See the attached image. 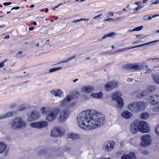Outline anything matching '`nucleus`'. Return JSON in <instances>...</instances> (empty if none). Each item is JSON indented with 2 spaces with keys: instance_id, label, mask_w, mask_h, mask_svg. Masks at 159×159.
Segmentation results:
<instances>
[{
  "instance_id": "nucleus-1",
  "label": "nucleus",
  "mask_w": 159,
  "mask_h": 159,
  "mask_svg": "<svg viewBox=\"0 0 159 159\" xmlns=\"http://www.w3.org/2000/svg\"><path fill=\"white\" fill-rule=\"evenodd\" d=\"M77 120L79 127L88 131L102 126L106 121L103 115L93 113L89 110L83 111L80 113Z\"/></svg>"
},
{
  "instance_id": "nucleus-2",
  "label": "nucleus",
  "mask_w": 159,
  "mask_h": 159,
  "mask_svg": "<svg viewBox=\"0 0 159 159\" xmlns=\"http://www.w3.org/2000/svg\"><path fill=\"white\" fill-rule=\"evenodd\" d=\"M146 103L142 101L135 102L128 104V108L134 113H137L145 109Z\"/></svg>"
},
{
  "instance_id": "nucleus-3",
  "label": "nucleus",
  "mask_w": 159,
  "mask_h": 159,
  "mask_svg": "<svg viewBox=\"0 0 159 159\" xmlns=\"http://www.w3.org/2000/svg\"><path fill=\"white\" fill-rule=\"evenodd\" d=\"M73 95L66 96L59 103L60 106L62 107H68L69 102L71 99L77 98L80 95L79 92L76 91H74L72 92Z\"/></svg>"
},
{
  "instance_id": "nucleus-4",
  "label": "nucleus",
  "mask_w": 159,
  "mask_h": 159,
  "mask_svg": "<svg viewBox=\"0 0 159 159\" xmlns=\"http://www.w3.org/2000/svg\"><path fill=\"white\" fill-rule=\"evenodd\" d=\"M120 96H121L120 92L117 91L113 93L111 96L112 99L117 102L116 106L119 108H121L124 106L123 100Z\"/></svg>"
},
{
  "instance_id": "nucleus-5",
  "label": "nucleus",
  "mask_w": 159,
  "mask_h": 159,
  "mask_svg": "<svg viewBox=\"0 0 159 159\" xmlns=\"http://www.w3.org/2000/svg\"><path fill=\"white\" fill-rule=\"evenodd\" d=\"M25 125L26 124L24 122L21 118L16 117L12 121L11 127L13 129H16L24 127Z\"/></svg>"
},
{
  "instance_id": "nucleus-6",
  "label": "nucleus",
  "mask_w": 159,
  "mask_h": 159,
  "mask_svg": "<svg viewBox=\"0 0 159 159\" xmlns=\"http://www.w3.org/2000/svg\"><path fill=\"white\" fill-rule=\"evenodd\" d=\"M60 111L59 109L57 108H54L50 111L49 113L47 114L46 119L48 121H52L54 120L56 118L57 114Z\"/></svg>"
},
{
  "instance_id": "nucleus-7",
  "label": "nucleus",
  "mask_w": 159,
  "mask_h": 159,
  "mask_svg": "<svg viewBox=\"0 0 159 159\" xmlns=\"http://www.w3.org/2000/svg\"><path fill=\"white\" fill-rule=\"evenodd\" d=\"M141 140L142 141L140 143V145L143 147H145L149 145L152 143L151 136L149 134L142 136Z\"/></svg>"
},
{
  "instance_id": "nucleus-8",
  "label": "nucleus",
  "mask_w": 159,
  "mask_h": 159,
  "mask_svg": "<svg viewBox=\"0 0 159 159\" xmlns=\"http://www.w3.org/2000/svg\"><path fill=\"white\" fill-rule=\"evenodd\" d=\"M139 131L141 133H148L150 130L148 123L145 121H141L139 122Z\"/></svg>"
},
{
  "instance_id": "nucleus-9",
  "label": "nucleus",
  "mask_w": 159,
  "mask_h": 159,
  "mask_svg": "<svg viewBox=\"0 0 159 159\" xmlns=\"http://www.w3.org/2000/svg\"><path fill=\"white\" fill-rule=\"evenodd\" d=\"M118 84L117 82L115 80L110 81L105 84L104 88L106 90L109 91L117 87Z\"/></svg>"
},
{
  "instance_id": "nucleus-10",
  "label": "nucleus",
  "mask_w": 159,
  "mask_h": 159,
  "mask_svg": "<svg viewBox=\"0 0 159 159\" xmlns=\"http://www.w3.org/2000/svg\"><path fill=\"white\" fill-rule=\"evenodd\" d=\"M48 125L47 122L45 121H42L31 123L30 124V126L33 128L40 129L47 127Z\"/></svg>"
},
{
  "instance_id": "nucleus-11",
  "label": "nucleus",
  "mask_w": 159,
  "mask_h": 159,
  "mask_svg": "<svg viewBox=\"0 0 159 159\" xmlns=\"http://www.w3.org/2000/svg\"><path fill=\"white\" fill-rule=\"evenodd\" d=\"M64 134V132H62L60 128L54 127L52 130L51 135L54 137L62 136Z\"/></svg>"
},
{
  "instance_id": "nucleus-12",
  "label": "nucleus",
  "mask_w": 159,
  "mask_h": 159,
  "mask_svg": "<svg viewBox=\"0 0 159 159\" xmlns=\"http://www.w3.org/2000/svg\"><path fill=\"white\" fill-rule=\"evenodd\" d=\"M70 113L68 110H64L61 111L59 118V121L61 122L65 121L68 117Z\"/></svg>"
},
{
  "instance_id": "nucleus-13",
  "label": "nucleus",
  "mask_w": 159,
  "mask_h": 159,
  "mask_svg": "<svg viewBox=\"0 0 159 159\" xmlns=\"http://www.w3.org/2000/svg\"><path fill=\"white\" fill-rule=\"evenodd\" d=\"M149 103L152 105H155L159 103V95H152L148 98Z\"/></svg>"
},
{
  "instance_id": "nucleus-14",
  "label": "nucleus",
  "mask_w": 159,
  "mask_h": 159,
  "mask_svg": "<svg viewBox=\"0 0 159 159\" xmlns=\"http://www.w3.org/2000/svg\"><path fill=\"white\" fill-rule=\"evenodd\" d=\"M139 122H134L131 123L130 125V131L133 134H135L139 131Z\"/></svg>"
},
{
  "instance_id": "nucleus-15",
  "label": "nucleus",
  "mask_w": 159,
  "mask_h": 159,
  "mask_svg": "<svg viewBox=\"0 0 159 159\" xmlns=\"http://www.w3.org/2000/svg\"><path fill=\"white\" fill-rule=\"evenodd\" d=\"M115 142L113 140L108 141L104 143L105 149L107 151H109L112 150L114 147Z\"/></svg>"
},
{
  "instance_id": "nucleus-16",
  "label": "nucleus",
  "mask_w": 159,
  "mask_h": 159,
  "mask_svg": "<svg viewBox=\"0 0 159 159\" xmlns=\"http://www.w3.org/2000/svg\"><path fill=\"white\" fill-rule=\"evenodd\" d=\"M40 113L36 111H33L29 116L28 120L30 121H34L40 117Z\"/></svg>"
},
{
  "instance_id": "nucleus-17",
  "label": "nucleus",
  "mask_w": 159,
  "mask_h": 159,
  "mask_svg": "<svg viewBox=\"0 0 159 159\" xmlns=\"http://www.w3.org/2000/svg\"><path fill=\"white\" fill-rule=\"evenodd\" d=\"M120 159H136V156L134 152H131L127 154H124Z\"/></svg>"
},
{
  "instance_id": "nucleus-18",
  "label": "nucleus",
  "mask_w": 159,
  "mask_h": 159,
  "mask_svg": "<svg viewBox=\"0 0 159 159\" xmlns=\"http://www.w3.org/2000/svg\"><path fill=\"white\" fill-rule=\"evenodd\" d=\"M51 94L55 97H61V95L63 94V92L60 89H56L51 90L50 91Z\"/></svg>"
},
{
  "instance_id": "nucleus-19",
  "label": "nucleus",
  "mask_w": 159,
  "mask_h": 159,
  "mask_svg": "<svg viewBox=\"0 0 159 159\" xmlns=\"http://www.w3.org/2000/svg\"><path fill=\"white\" fill-rule=\"evenodd\" d=\"M17 113L16 111H13L7 112L6 114L0 116V119L11 117L15 116Z\"/></svg>"
},
{
  "instance_id": "nucleus-20",
  "label": "nucleus",
  "mask_w": 159,
  "mask_h": 159,
  "mask_svg": "<svg viewBox=\"0 0 159 159\" xmlns=\"http://www.w3.org/2000/svg\"><path fill=\"white\" fill-rule=\"evenodd\" d=\"M81 90L83 92L87 93H89L92 92L94 90V88L93 87L90 86H87L83 87Z\"/></svg>"
},
{
  "instance_id": "nucleus-21",
  "label": "nucleus",
  "mask_w": 159,
  "mask_h": 159,
  "mask_svg": "<svg viewBox=\"0 0 159 159\" xmlns=\"http://www.w3.org/2000/svg\"><path fill=\"white\" fill-rule=\"evenodd\" d=\"M122 116L126 119H129L133 116V114L128 111H125L121 113Z\"/></svg>"
},
{
  "instance_id": "nucleus-22",
  "label": "nucleus",
  "mask_w": 159,
  "mask_h": 159,
  "mask_svg": "<svg viewBox=\"0 0 159 159\" xmlns=\"http://www.w3.org/2000/svg\"><path fill=\"white\" fill-rule=\"evenodd\" d=\"M143 68L142 66H139L135 64H132L131 69L133 71L139 70Z\"/></svg>"
},
{
  "instance_id": "nucleus-23",
  "label": "nucleus",
  "mask_w": 159,
  "mask_h": 159,
  "mask_svg": "<svg viewBox=\"0 0 159 159\" xmlns=\"http://www.w3.org/2000/svg\"><path fill=\"white\" fill-rule=\"evenodd\" d=\"M158 41H159L158 40H154V41H152V42H150L143 44H140V45H136V46H133L132 47H129L127 49H133V48H138V47H141L142 46H144V45H147V44H149L150 43H154L158 42Z\"/></svg>"
},
{
  "instance_id": "nucleus-24",
  "label": "nucleus",
  "mask_w": 159,
  "mask_h": 159,
  "mask_svg": "<svg viewBox=\"0 0 159 159\" xmlns=\"http://www.w3.org/2000/svg\"><path fill=\"white\" fill-rule=\"evenodd\" d=\"M67 137L69 139H71L73 140H75L78 139L79 137V136L78 134L74 133H70L67 134Z\"/></svg>"
},
{
  "instance_id": "nucleus-25",
  "label": "nucleus",
  "mask_w": 159,
  "mask_h": 159,
  "mask_svg": "<svg viewBox=\"0 0 159 159\" xmlns=\"http://www.w3.org/2000/svg\"><path fill=\"white\" fill-rule=\"evenodd\" d=\"M7 145L2 142H0V153H2L6 149Z\"/></svg>"
},
{
  "instance_id": "nucleus-26",
  "label": "nucleus",
  "mask_w": 159,
  "mask_h": 159,
  "mask_svg": "<svg viewBox=\"0 0 159 159\" xmlns=\"http://www.w3.org/2000/svg\"><path fill=\"white\" fill-rule=\"evenodd\" d=\"M159 16V14H155L153 15H151L150 16L148 15L145 16L143 17V19L144 20H150L153 17H155L157 16Z\"/></svg>"
},
{
  "instance_id": "nucleus-27",
  "label": "nucleus",
  "mask_w": 159,
  "mask_h": 159,
  "mask_svg": "<svg viewBox=\"0 0 159 159\" xmlns=\"http://www.w3.org/2000/svg\"><path fill=\"white\" fill-rule=\"evenodd\" d=\"M149 116L148 113L147 112H143L141 114L140 118L142 119L146 120L148 119Z\"/></svg>"
},
{
  "instance_id": "nucleus-28",
  "label": "nucleus",
  "mask_w": 159,
  "mask_h": 159,
  "mask_svg": "<svg viewBox=\"0 0 159 159\" xmlns=\"http://www.w3.org/2000/svg\"><path fill=\"white\" fill-rule=\"evenodd\" d=\"M103 95V94L101 92H99L97 93H93L91 94L92 97L98 98H101Z\"/></svg>"
},
{
  "instance_id": "nucleus-29",
  "label": "nucleus",
  "mask_w": 159,
  "mask_h": 159,
  "mask_svg": "<svg viewBox=\"0 0 159 159\" xmlns=\"http://www.w3.org/2000/svg\"><path fill=\"white\" fill-rule=\"evenodd\" d=\"M156 89V87L154 86H149L148 88V90L150 92H154Z\"/></svg>"
},
{
  "instance_id": "nucleus-30",
  "label": "nucleus",
  "mask_w": 159,
  "mask_h": 159,
  "mask_svg": "<svg viewBox=\"0 0 159 159\" xmlns=\"http://www.w3.org/2000/svg\"><path fill=\"white\" fill-rule=\"evenodd\" d=\"M114 34L113 32H111L108 33V34H106L104 35L102 37V39H104L108 37H111Z\"/></svg>"
},
{
  "instance_id": "nucleus-31",
  "label": "nucleus",
  "mask_w": 159,
  "mask_h": 159,
  "mask_svg": "<svg viewBox=\"0 0 159 159\" xmlns=\"http://www.w3.org/2000/svg\"><path fill=\"white\" fill-rule=\"evenodd\" d=\"M132 64H127L124 65L123 66V67L126 69H131Z\"/></svg>"
},
{
  "instance_id": "nucleus-32",
  "label": "nucleus",
  "mask_w": 159,
  "mask_h": 159,
  "mask_svg": "<svg viewBox=\"0 0 159 159\" xmlns=\"http://www.w3.org/2000/svg\"><path fill=\"white\" fill-rule=\"evenodd\" d=\"M75 57H76L75 55H74L73 56H71L70 57L67 58L66 59H65V60L61 62L62 63H65V62H68L70 60L75 58Z\"/></svg>"
},
{
  "instance_id": "nucleus-33",
  "label": "nucleus",
  "mask_w": 159,
  "mask_h": 159,
  "mask_svg": "<svg viewBox=\"0 0 159 159\" xmlns=\"http://www.w3.org/2000/svg\"><path fill=\"white\" fill-rule=\"evenodd\" d=\"M26 108V107L24 106V104H23L18 107L17 110L19 111H24L25 109Z\"/></svg>"
},
{
  "instance_id": "nucleus-34",
  "label": "nucleus",
  "mask_w": 159,
  "mask_h": 159,
  "mask_svg": "<svg viewBox=\"0 0 159 159\" xmlns=\"http://www.w3.org/2000/svg\"><path fill=\"white\" fill-rule=\"evenodd\" d=\"M143 26H140L138 27H136L134 29L132 30H130L129 32L139 31L140 30H141V29H143Z\"/></svg>"
},
{
  "instance_id": "nucleus-35",
  "label": "nucleus",
  "mask_w": 159,
  "mask_h": 159,
  "mask_svg": "<svg viewBox=\"0 0 159 159\" xmlns=\"http://www.w3.org/2000/svg\"><path fill=\"white\" fill-rule=\"evenodd\" d=\"M62 68L61 67H58L57 68H53L50 69L49 70V72L50 73H51L53 72H54L58 70H60Z\"/></svg>"
},
{
  "instance_id": "nucleus-36",
  "label": "nucleus",
  "mask_w": 159,
  "mask_h": 159,
  "mask_svg": "<svg viewBox=\"0 0 159 159\" xmlns=\"http://www.w3.org/2000/svg\"><path fill=\"white\" fill-rule=\"evenodd\" d=\"M153 78L154 81L156 83L159 84V77L158 76H153Z\"/></svg>"
},
{
  "instance_id": "nucleus-37",
  "label": "nucleus",
  "mask_w": 159,
  "mask_h": 159,
  "mask_svg": "<svg viewBox=\"0 0 159 159\" xmlns=\"http://www.w3.org/2000/svg\"><path fill=\"white\" fill-rule=\"evenodd\" d=\"M22 53L23 52L22 51L19 52L16 54V56L17 58H21L24 57L23 55H20V54H22Z\"/></svg>"
},
{
  "instance_id": "nucleus-38",
  "label": "nucleus",
  "mask_w": 159,
  "mask_h": 159,
  "mask_svg": "<svg viewBox=\"0 0 159 159\" xmlns=\"http://www.w3.org/2000/svg\"><path fill=\"white\" fill-rule=\"evenodd\" d=\"M153 111L154 112H157L159 111V105H158L154 107L153 108Z\"/></svg>"
},
{
  "instance_id": "nucleus-39",
  "label": "nucleus",
  "mask_w": 159,
  "mask_h": 159,
  "mask_svg": "<svg viewBox=\"0 0 159 159\" xmlns=\"http://www.w3.org/2000/svg\"><path fill=\"white\" fill-rule=\"evenodd\" d=\"M46 149H43V150H40L38 152V154L39 155H41L44 154L46 153Z\"/></svg>"
},
{
  "instance_id": "nucleus-40",
  "label": "nucleus",
  "mask_w": 159,
  "mask_h": 159,
  "mask_svg": "<svg viewBox=\"0 0 159 159\" xmlns=\"http://www.w3.org/2000/svg\"><path fill=\"white\" fill-rule=\"evenodd\" d=\"M145 36H144L143 34H139L136 35V37L138 39H143Z\"/></svg>"
},
{
  "instance_id": "nucleus-41",
  "label": "nucleus",
  "mask_w": 159,
  "mask_h": 159,
  "mask_svg": "<svg viewBox=\"0 0 159 159\" xmlns=\"http://www.w3.org/2000/svg\"><path fill=\"white\" fill-rule=\"evenodd\" d=\"M45 107H43L41 108L40 109V111L41 113L43 114H45L46 113V111H45Z\"/></svg>"
},
{
  "instance_id": "nucleus-42",
  "label": "nucleus",
  "mask_w": 159,
  "mask_h": 159,
  "mask_svg": "<svg viewBox=\"0 0 159 159\" xmlns=\"http://www.w3.org/2000/svg\"><path fill=\"white\" fill-rule=\"evenodd\" d=\"M136 96L138 98H141L144 96V95L142 93H139Z\"/></svg>"
},
{
  "instance_id": "nucleus-43",
  "label": "nucleus",
  "mask_w": 159,
  "mask_h": 159,
  "mask_svg": "<svg viewBox=\"0 0 159 159\" xmlns=\"http://www.w3.org/2000/svg\"><path fill=\"white\" fill-rule=\"evenodd\" d=\"M126 48H122V49L119 50L117 51H115V52H114L113 53H117V52H122L123 51H124L125 50H126Z\"/></svg>"
},
{
  "instance_id": "nucleus-44",
  "label": "nucleus",
  "mask_w": 159,
  "mask_h": 159,
  "mask_svg": "<svg viewBox=\"0 0 159 159\" xmlns=\"http://www.w3.org/2000/svg\"><path fill=\"white\" fill-rule=\"evenodd\" d=\"M114 19H112V18H107V19H105L104 20V21H114Z\"/></svg>"
},
{
  "instance_id": "nucleus-45",
  "label": "nucleus",
  "mask_w": 159,
  "mask_h": 159,
  "mask_svg": "<svg viewBox=\"0 0 159 159\" xmlns=\"http://www.w3.org/2000/svg\"><path fill=\"white\" fill-rule=\"evenodd\" d=\"M158 128L157 127L156 128L155 131L156 134L158 136H159V131H158Z\"/></svg>"
},
{
  "instance_id": "nucleus-46",
  "label": "nucleus",
  "mask_w": 159,
  "mask_h": 159,
  "mask_svg": "<svg viewBox=\"0 0 159 159\" xmlns=\"http://www.w3.org/2000/svg\"><path fill=\"white\" fill-rule=\"evenodd\" d=\"M16 104L15 103H13L12 104H11L9 105V107L10 108H14L16 107Z\"/></svg>"
},
{
  "instance_id": "nucleus-47",
  "label": "nucleus",
  "mask_w": 159,
  "mask_h": 159,
  "mask_svg": "<svg viewBox=\"0 0 159 159\" xmlns=\"http://www.w3.org/2000/svg\"><path fill=\"white\" fill-rule=\"evenodd\" d=\"M11 4V2H5L3 3V4L4 6H7V5H10Z\"/></svg>"
},
{
  "instance_id": "nucleus-48",
  "label": "nucleus",
  "mask_w": 159,
  "mask_h": 159,
  "mask_svg": "<svg viewBox=\"0 0 159 159\" xmlns=\"http://www.w3.org/2000/svg\"><path fill=\"white\" fill-rule=\"evenodd\" d=\"M143 7V6H139L137 7L135 9V11H137L140 9L141 8Z\"/></svg>"
},
{
  "instance_id": "nucleus-49",
  "label": "nucleus",
  "mask_w": 159,
  "mask_h": 159,
  "mask_svg": "<svg viewBox=\"0 0 159 159\" xmlns=\"http://www.w3.org/2000/svg\"><path fill=\"white\" fill-rule=\"evenodd\" d=\"M152 60L153 61H157V62L159 61V58L158 57H154L152 58Z\"/></svg>"
},
{
  "instance_id": "nucleus-50",
  "label": "nucleus",
  "mask_w": 159,
  "mask_h": 159,
  "mask_svg": "<svg viewBox=\"0 0 159 159\" xmlns=\"http://www.w3.org/2000/svg\"><path fill=\"white\" fill-rule=\"evenodd\" d=\"M159 3V1L158 0H157L153 2L152 3V4H157Z\"/></svg>"
},
{
  "instance_id": "nucleus-51",
  "label": "nucleus",
  "mask_w": 159,
  "mask_h": 159,
  "mask_svg": "<svg viewBox=\"0 0 159 159\" xmlns=\"http://www.w3.org/2000/svg\"><path fill=\"white\" fill-rule=\"evenodd\" d=\"M20 8L19 7H14L13 8H12L11 10H18Z\"/></svg>"
},
{
  "instance_id": "nucleus-52",
  "label": "nucleus",
  "mask_w": 159,
  "mask_h": 159,
  "mask_svg": "<svg viewBox=\"0 0 159 159\" xmlns=\"http://www.w3.org/2000/svg\"><path fill=\"white\" fill-rule=\"evenodd\" d=\"M121 19V17H116L114 19V20H115V21L116 20H119L120 19Z\"/></svg>"
},
{
  "instance_id": "nucleus-53",
  "label": "nucleus",
  "mask_w": 159,
  "mask_h": 159,
  "mask_svg": "<svg viewBox=\"0 0 159 159\" xmlns=\"http://www.w3.org/2000/svg\"><path fill=\"white\" fill-rule=\"evenodd\" d=\"M104 53H105V54H112V53H111V52L110 51H107L106 52H104Z\"/></svg>"
},
{
  "instance_id": "nucleus-54",
  "label": "nucleus",
  "mask_w": 159,
  "mask_h": 159,
  "mask_svg": "<svg viewBox=\"0 0 159 159\" xmlns=\"http://www.w3.org/2000/svg\"><path fill=\"white\" fill-rule=\"evenodd\" d=\"M4 65V63H3V62H0V68L3 67Z\"/></svg>"
},
{
  "instance_id": "nucleus-55",
  "label": "nucleus",
  "mask_w": 159,
  "mask_h": 159,
  "mask_svg": "<svg viewBox=\"0 0 159 159\" xmlns=\"http://www.w3.org/2000/svg\"><path fill=\"white\" fill-rule=\"evenodd\" d=\"M80 21H81V19H80L75 20L73 21V22H75L76 23V22H79Z\"/></svg>"
},
{
  "instance_id": "nucleus-56",
  "label": "nucleus",
  "mask_w": 159,
  "mask_h": 159,
  "mask_svg": "<svg viewBox=\"0 0 159 159\" xmlns=\"http://www.w3.org/2000/svg\"><path fill=\"white\" fill-rule=\"evenodd\" d=\"M102 15V14H99V15H98L97 16H95V17H93V18L94 19H96V18H97V17H100V16H101Z\"/></svg>"
},
{
  "instance_id": "nucleus-57",
  "label": "nucleus",
  "mask_w": 159,
  "mask_h": 159,
  "mask_svg": "<svg viewBox=\"0 0 159 159\" xmlns=\"http://www.w3.org/2000/svg\"><path fill=\"white\" fill-rule=\"evenodd\" d=\"M61 3L60 4H58V5L57 6H55L54 7V8H53V10H55V9L56 8H57L59 6H60L61 5Z\"/></svg>"
},
{
  "instance_id": "nucleus-58",
  "label": "nucleus",
  "mask_w": 159,
  "mask_h": 159,
  "mask_svg": "<svg viewBox=\"0 0 159 159\" xmlns=\"http://www.w3.org/2000/svg\"><path fill=\"white\" fill-rule=\"evenodd\" d=\"M109 15H110L111 16H112L113 15V13L112 12H109L108 13Z\"/></svg>"
},
{
  "instance_id": "nucleus-59",
  "label": "nucleus",
  "mask_w": 159,
  "mask_h": 159,
  "mask_svg": "<svg viewBox=\"0 0 159 159\" xmlns=\"http://www.w3.org/2000/svg\"><path fill=\"white\" fill-rule=\"evenodd\" d=\"M133 80V79H132L131 78H129L127 80V81L129 82H130L132 81Z\"/></svg>"
},
{
  "instance_id": "nucleus-60",
  "label": "nucleus",
  "mask_w": 159,
  "mask_h": 159,
  "mask_svg": "<svg viewBox=\"0 0 159 159\" xmlns=\"http://www.w3.org/2000/svg\"><path fill=\"white\" fill-rule=\"evenodd\" d=\"M34 29V27H30L29 28V30L30 31Z\"/></svg>"
},
{
  "instance_id": "nucleus-61",
  "label": "nucleus",
  "mask_w": 159,
  "mask_h": 159,
  "mask_svg": "<svg viewBox=\"0 0 159 159\" xmlns=\"http://www.w3.org/2000/svg\"><path fill=\"white\" fill-rule=\"evenodd\" d=\"M81 19V21L82 20L88 21L89 20V19L82 18V19Z\"/></svg>"
},
{
  "instance_id": "nucleus-62",
  "label": "nucleus",
  "mask_w": 159,
  "mask_h": 159,
  "mask_svg": "<svg viewBox=\"0 0 159 159\" xmlns=\"http://www.w3.org/2000/svg\"><path fill=\"white\" fill-rule=\"evenodd\" d=\"M135 4L139 5L141 4V2H135Z\"/></svg>"
},
{
  "instance_id": "nucleus-63",
  "label": "nucleus",
  "mask_w": 159,
  "mask_h": 159,
  "mask_svg": "<svg viewBox=\"0 0 159 159\" xmlns=\"http://www.w3.org/2000/svg\"><path fill=\"white\" fill-rule=\"evenodd\" d=\"M10 37V35H7L6 36H5L4 37V38L5 39H9Z\"/></svg>"
},
{
  "instance_id": "nucleus-64",
  "label": "nucleus",
  "mask_w": 159,
  "mask_h": 159,
  "mask_svg": "<svg viewBox=\"0 0 159 159\" xmlns=\"http://www.w3.org/2000/svg\"><path fill=\"white\" fill-rule=\"evenodd\" d=\"M48 8H45L44 10V12L45 13H47L48 11Z\"/></svg>"
}]
</instances>
